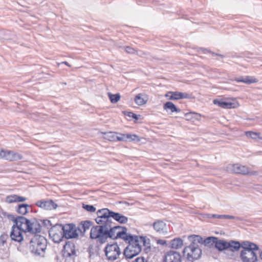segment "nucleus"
I'll use <instances>...</instances> for the list:
<instances>
[{
	"mask_svg": "<svg viewBox=\"0 0 262 262\" xmlns=\"http://www.w3.org/2000/svg\"><path fill=\"white\" fill-rule=\"evenodd\" d=\"M105 135L104 139L112 142L122 141L123 139L122 136L119 135V133L114 132H110L108 133H102Z\"/></svg>",
	"mask_w": 262,
	"mask_h": 262,
	"instance_id": "21",
	"label": "nucleus"
},
{
	"mask_svg": "<svg viewBox=\"0 0 262 262\" xmlns=\"http://www.w3.org/2000/svg\"><path fill=\"white\" fill-rule=\"evenodd\" d=\"M148 99V95L145 93H139L135 96L134 101L137 105L142 106L146 104Z\"/></svg>",
	"mask_w": 262,
	"mask_h": 262,
	"instance_id": "22",
	"label": "nucleus"
},
{
	"mask_svg": "<svg viewBox=\"0 0 262 262\" xmlns=\"http://www.w3.org/2000/svg\"><path fill=\"white\" fill-rule=\"evenodd\" d=\"M124 241L128 245L125 248L123 254L126 258L131 259L141 251L142 245L144 242L142 237L130 234Z\"/></svg>",
	"mask_w": 262,
	"mask_h": 262,
	"instance_id": "1",
	"label": "nucleus"
},
{
	"mask_svg": "<svg viewBox=\"0 0 262 262\" xmlns=\"http://www.w3.org/2000/svg\"><path fill=\"white\" fill-rule=\"evenodd\" d=\"M194 236H195V234L188 236L190 244L189 246L185 247L183 250L184 256H186V259L190 262L200 259L202 254V250L198 245L199 243L196 241V238H194Z\"/></svg>",
	"mask_w": 262,
	"mask_h": 262,
	"instance_id": "2",
	"label": "nucleus"
},
{
	"mask_svg": "<svg viewBox=\"0 0 262 262\" xmlns=\"http://www.w3.org/2000/svg\"><path fill=\"white\" fill-rule=\"evenodd\" d=\"M90 237L92 239H97L102 243L107 238V230L103 226H95L91 228Z\"/></svg>",
	"mask_w": 262,
	"mask_h": 262,
	"instance_id": "6",
	"label": "nucleus"
},
{
	"mask_svg": "<svg viewBox=\"0 0 262 262\" xmlns=\"http://www.w3.org/2000/svg\"><path fill=\"white\" fill-rule=\"evenodd\" d=\"M104 251L107 259L112 260L117 259L121 254L120 248L117 243L107 245Z\"/></svg>",
	"mask_w": 262,
	"mask_h": 262,
	"instance_id": "7",
	"label": "nucleus"
},
{
	"mask_svg": "<svg viewBox=\"0 0 262 262\" xmlns=\"http://www.w3.org/2000/svg\"><path fill=\"white\" fill-rule=\"evenodd\" d=\"M242 247V242L230 240L229 241L226 252H224L229 258H235V252L238 251Z\"/></svg>",
	"mask_w": 262,
	"mask_h": 262,
	"instance_id": "8",
	"label": "nucleus"
},
{
	"mask_svg": "<svg viewBox=\"0 0 262 262\" xmlns=\"http://www.w3.org/2000/svg\"><path fill=\"white\" fill-rule=\"evenodd\" d=\"M123 113L124 114V115H125V116H127L128 117L135 119L136 120L139 119L138 116L136 114H134L133 112H123Z\"/></svg>",
	"mask_w": 262,
	"mask_h": 262,
	"instance_id": "41",
	"label": "nucleus"
},
{
	"mask_svg": "<svg viewBox=\"0 0 262 262\" xmlns=\"http://www.w3.org/2000/svg\"><path fill=\"white\" fill-rule=\"evenodd\" d=\"M183 245V240L180 238H174L170 241L165 240V247L171 249H178Z\"/></svg>",
	"mask_w": 262,
	"mask_h": 262,
	"instance_id": "18",
	"label": "nucleus"
},
{
	"mask_svg": "<svg viewBox=\"0 0 262 262\" xmlns=\"http://www.w3.org/2000/svg\"><path fill=\"white\" fill-rule=\"evenodd\" d=\"M228 168L235 173L242 174L243 175H252L256 173V172H250L247 167L242 165L239 164L229 165L228 166Z\"/></svg>",
	"mask_w": 262,
	"mask_h": 262,
	"instance_id": "14",
	"label": "nucleus"
},
{
	"mask_svg": "<svg viewBox=\"0 0 262 262\" xmlns=\"http://www.w3.org/2000/svg\"><path fill=\"white\" fill-rule=\"evenodd\" d=\"M82 208L90 212H94L96 210V208L93 205H86L84 204H82Z\"/></svg>",
	"mask_w": 262,
	"mask_h": 262,
	"instance_id": "38",
	"label": "nucleus"
},
{
	"mask_svg": "<svg viewBox=\"0 0 262 262\" xmlns=\"http://www.w3.org/2000/svg\"><path fill=\"white\" fill-rule=\"evenodd\" d=\"M239 257L242 262H257L258 261V257L256 252L246 254L244 256L239 255Z\"/></svg>",
	"mask_w": 262,
	"mask_h": 262,
	"instance_id": "26",
	"label": "nucleus"
},
{
	"mask_svg": "<svg viewBox=\"0 0 262 262\" xmlns=\"http://www.w3.org/2000/svg\"><path fill=\"white\" fill-rule=\"evenodd\" d=\"M212 218L219 219H236L237 220H241V218L237 216H235L230 215H219L216 214H212L211 215Z\"/></svg>",
	"mask_w": 262,
	"mask_h": 262,
	"instance_id": "33",
	"label": "nucleus"
},
{
	"mask_svg": "<svg viewBox=\"0 0 262 262\" xmlns=\"http://www.w3.org/2000/svg\"><path fill=\"white\" fill-rule=\"evenodd\" d=\"M184 116L186 117V120H189L191 119V114L190 113H186L184 114Z\"/></svg>",
	"mask_w": 262,
	"mask_h": 262,
	"instance_id": "46",
	"label": "nucleus"
},
{
	"mask_svg": "<svg viewBox=\"0 0 262 262\" xmlns=\"http://www.w3.org/2000/svg\"><path fill=\"white\" fill-rule=\"evenodd\" d=\"M127 229L126 227L117 226L107 230V237L108 236L113 239H121L124 241L127 239L130 235L127 232Z\"/></svg>",
	"mask_w": 262,
	"mask_h": 262,
	"instance_id": "5",
	"label": "nucleus"
},
{
	"mask_svg": "<svg viewBox=\"0 0 262 262\" xmlns=\"http://www.w3.org/2000/svg\"><path fill=\"white\" fill-rule=\"evenodd\" d=\"M75 254V249L74 244L68 242L63 246V254L64 256L69 257Z\"/></svg>",
	"mask_w": 262,
	"mask_h": 262,
	"instance_id": "20",
	"label": "nucleus"
},
{
	"mask_svg": "<svg viewBox=\"0 0 262 262\" xmlns=\"http://www.w3.org/2000/svg\"><path fill=\"white\" fill-rule=\"evenodd\" d=\"M62 64H64L68 67H71L70 64L67 61H63L62 62Z\"/></svg>",
	"mask_w": 262,
	"mask_h": 262,
	"instance_id": "47",
	"label": "nucleus"
},
{
	"mask_svg": "<svg viewBox=\"0 0 262 262\" xmlns=\"http://www.w3.org/2000/svg\"><path fill=\"white\" fill-rule=\"evenodd\" d=\"M133 262H147V260L143 256H139L133 260Z\"/></svg>",
	"mask_w": 262,
	"mask_h": 262,
	"instance_id": "42",
	"label": "nucleus"
},
{
	"mask_svg": "<svg viewBox=\"0 0 262 262\" xmlns=\"http://www.w3.org/2000/svg\"><path fill=\"white\" fill-rule=\"evenodd\" d=\"M217 240L215 242V248L220 252H226L229 241L225 239H220L216 237Z\"/></svg>",
	"mask_w": 262,
	"mask_h": 262,
	"instance_id": "24",
	"label": "nucleus"
},
{
	"mask_svg": "<svg viewBox=\"0 0 262 262\" xmlns=\"http://www.w3.org/2000/svg\"><path fill=\"white\" fill-rule=\"evenodd\" d=\"M165 110H169L171 113H180L181 112V110L178 108L176 105L171 101L165 102Z\"/></svg>",
	"mask_w": 262,
	"mask_h": 262,
	"instance_id": "29",
	"label": "nucleus"
},
{
	"mask_svg": "<svg viewBox=\"0 0 262 262\" xmlns=\"http://www.w3.org/2000/svg\"><path fill=\"white\" fill-rule=\"evenodd\" d=\"M36 205L47 210L55 209L57 207V205L52 200L38 201L36 203Z\"/></svg>",
	"mask_w": 262,
	"mask_h": 262,
	"instance_id": "16",
	"label": "nucleus"
},
{
	"mask_svg": "<svg viewBox=\"0 0 262 262\" xmlns=\"http://www.w3.org/2000/svg\"><path fill=\"white\" fill-rule=\"evenodd\" d=\"M167 231H165V235L166 234Z\"/></svg>",
	"mask_w": 262,
	"mask_h": 262,
	"instance_id": "48",
	"label": "nucleus"
},
{
	"mask_svg": "<svg viewBox=\"0 0 262 262\" xmlns=\"http://www.w3.org/2000/svg\"><path fill=\"white\" fill-rule=\"evenodd\" d=\"M247 137L251 138L253 139H258L262 140V137L260 136L261 134L259 132H254L252 131H247L245 133Z\"/></svg>",
	"mask_w": 262,
	"mask_h": 262,
	"instance_id": "34",
	"label": "nucleus"
},
{
	"mask_svg": "<svg viewBox=\"0 0 262 262\" xmlns=\"http://www.w3.org/2000/svg\"><path fill=\"white\" fill-rule=\"evenodd\" d=\"M182 257L180 253L170 250L165 253V262H181Z\"/></svg>",
	"mask_w": 262,
	"mask_h": 262,
	"instance_id": "17",
	"label": "nucleus"
},
{
	"mask_svg": "<svg viewBox=\"0 0 262 262\" xmlns=\"http://www.w3.org/2000/svg\"><path fill=\"white\" fill-rule=\"evenodd\" d=\"M93 225V223L90 221H84L81 222L79 226V230L85 232L89 230Z\"/></svg>",
	"mask_w": 262,
	"mask_h": 262,
	"instance_id": "31",
	"label": "nucleus"
},
{
	"mask_svg": "<svg viewBox=\"0 0 262 262\" xmlns=\"http://www.w3.org/2000/svg\"><path fill=\"white\" fill-rule=\"evenodd\" d=\"M223 100H220V99H214L213 100V103L215 105H218L219 106L221 107L222 108V106H223Z\"/></svg>",
	"mask_w": 262,
	"mask_h": 262,
	"instance_id": "43",
	"label": "nucleus"
},
{
	"mask_svg": "<svg viewBox=\"0 0 262 262\" xmlns=\"http://www.w3.org/2000/svg\"><path fill=\"white\" fill-rule=\"evenodd\" d=\"M30 208V206L28 204H19L16 207V211L18 214L25 215L28 212Z\"/></svg>",
	"mask_w": 262,
	"mask_h": 262,
	"instance_id": "28",
	"label": "nucleus"
},
{
	"mask_svg": "<svg viewBox=\"0 0 262 262\" xmlns=\"http://www.w3.org/2000/svg\"><path fill=\"white\" fill-rule=\"evenodd\" d=\"M112 217L121 224H125L128 221V218L119 213L113 212L112 213Z\"/></svg>",
	"mask_w": 262,
	"mask_h": 262,
	"instance_id": "27",
	"label": "nucleus"
},
{
	"mask_svg": "<svg viewBox=\"0 0 262 262\" xmlns=\"http://www.w3.org/2000/svg\"><path fill=\"white\" fill-rule=\"evenodd\" d=\"M46 239L39 235H35L30 242V248L32 253L36 255H43L46 249Z\"/></svg>",
	"mask_w": 262,
	"mask_h": 262,
	"instance_id": "3",
	"label": "nucleus"
},
{
	"mask_svg": "<svg viewBox=\"0 0 262 262\" xmlns=\"http://www.w3.org/2000/svg\"><path fill=\"white\" fill-rule=\"evenodd\" d=\"M63 235V228L60 226H54L49 231V236L55 243H60Z\"/></svg>",
	"mask_w": 262,
	"mask_h": 262,
	"instance_id": "12",
	"label": "nucleus"
},
{
	"mask_svg": "<svg viewBox=\"0 0 262 262\" xmlns=\"http://www.w3.org/2000/svg\"><path fill=\"white\" fill-rule=\"evenodd\" d=\"M241 249L240 255L242 256H244L246 254L256 252L259 250V246L257 244L248 241L242 242Z\"/></svg>",
	"mask_w": 262,
	"mask_h": 262,
	"instance_id": "9",
	"label": "nucleus"
},
{
	"mask_svg": "<svg viewBox=\"0 0 262 262\" xmlns=\"http://www.w3.org/2000/svg\"><path fill=\"white\" fill-rule=\"evenodd\" d=\"M153 226L157 232H161L164 229V223L162 221H157L154 223Z\"/></svg>",
	"mask_w": 262,
	"mask_h": 262,
	"instance_id": "35",
	"label": "nucleus"
},
{
	"mask_svg": "<svg viewBox=\"0 0 262 262\" xmlns=\"http://www.w3.org/2000/svg\"><path fill=\"white\" fill-rule=\"evenodd\" d=\"M9 219L14 222L15 226L24 232H35L36 231L34 229V224L27 219L23 216L15 217L13 215H10Z\"/></svg>",
	"mask_w": 262,
	"mask_h": 262,
	"instance_id": "4",
	"label": "nucleus"
},
{
	"mask_svg": "<svg viewBox=\"0 0 262 262\" xmlns=\"http://www.w3.org/2000/svg\"><path fill=\"white\" fill-rule=\"evenodd\" d=\"M107 208H103L99 210L97 212V217L95 220L97 224H101L105 223L109 217H112V213Z\"/></svg>",
	"mask_w": 262,
	"mask_h": 262,
	"instance_id": "13",
	"label": "nucleus"
},
{
	"mask_svg": "<svg viewBox=\"0 0 262 262\" xmlns=\"http://www.w3.org/2000/svg\"><path fill=\"white\" fill-rule=\"evenodd\" d=\"M119 135L122 136L123 141H126L129 140L130 141H140V138L135 134H119Z\"/></svg>",
	"mask_w": 262,
	"mask_h": 262,
	"instance_id": "30",
	"label": "nucleus"
},
{
	"mask_svg": "<svg viewBox=\"0 0 262 262\" xmlns=\"http://www.w3.org/2000/svg\"><path fill=\"white\" fill-rule=\"evenodd\" d=\"M200 50H202L203 52L204 53H210L213 56H218L221 57V58H224V55H223L222 54H220L215 53L211 51V50H208V49H206V48H200Z\"/></svg>",
	"mask_w": 262,
	"mask_h": 262,
	"instance_id": "39",
	"label": "nucleus"
},
{
	"mask_svg": "<svg viewBox=\"0 0 262 262\" xmlns=\"http://www.w3.org/2000/svg\"><path fill=\"white\" fill-rule=\"evenodd\" d=\"M239 105L238 102L236 100L233 101H224L223 102L222 108H236Z\"/></svg>",
	"mask_w": 262,
	"mask_h": 262,
	"instance_id": "32",
	"label": "nucleus"
},
{
	"mask_svg": "<svg viewBox=\"0 0 262 262\" xmlns=\"http://www.w3.org/2000/svg\"><path fill=\"white\" fill-rule=\"evenodd\" d=\"M194 238H196V241L199 244H203L205 246L209 248L215 247V242L217 240L216 237L215 236H208L204 239L203 238L199 235H195V236H194Z\"/></svg>",
	"mask_w": 262,
	"mask_h": 262,
	"instance_id": "15",
	"label": "nucleus"
},
{
	"mask_svg": "<svg viewBox=\"0 0 262 262\" xmlns=\"http://www.w3.org/2000/svg\"><path fill=\"white\" fill-rule=\"evenodd\" d=\"M23 231L13 225L10 233V237L12 240L20 242L23 240Z\"/></svg>",
	"mask_w": 262,
	"mask_h": 262,
	"instance_id": "19",
	"label": "nucleus"
},
{
	"mask_svg": "<svg viewBox=\"0 0 262 262\" xmlns=\"http://www.w3.org/2000/svg\"><path fill=\"white\" fill-rule=\"evenodd\" d=\"M235 80L238 82H242L245 83V77L241 76L239 77L236 78Z\"/></svg>",
	"mask_w": 262,
	"mask_h": 262,
	"instance_id": "44",
	"label": "nucleus"
},
{
	"mask_svg": "<svg viewBox=\"0 0 262 262\" xmlns=\"http://www.w3.org/2000/svg\"><path fill=\"white\" fill-rule=\"evenodd\" d=\"M63 228V234L68 238H73L77 235L76 230L73 225H67Z\"/></svg>",
	"mask_w": 262,
	"mask_h": 262,
	"instance_id": "25",
	"label": "nucleus"
},
{
	"mask_svg": "<svg viewBox=\"0 0 262 262\" xmlns=\"http://www.w3.org/2000/svg\"><path fill=\"white\" fill-rule=\"evenodd\" d=\"M0 157L1 159H5L9 161L21 160L23 158V156L20 154L3 148L0 149Z\"/></svg>",
	"mask_w": 262,
	"mask_h": 262,
	"instance_id": "11",
	"label": "nucleus"
},
{
	"mask_svg": "<svg viewBox=\"0 0 262 262\" xmlns=\"http://www.w3.org/2000/svg\"><path fill=\"white\" fill-rule=\"evenodd\" d=\"M212 214L210 213H206L203 215V217L204 218H208V219H211L212 218Z\"/></svg>",
	"mask_w": 262,
	"mask_h": 262,
	"instance_id": "45",
	"label": "nucleus"
},
{
	"mask_svg": "<svg viewBox=\"0 0 262 262\" xmlns=\"http://www.w3.org/2000/svg\"><path fill=\"white\" fill-rule=\"evenodd\" d=\"M165 97L169 100H177L181 99H192L194 98V97L191 94L178 91H169L165 94Z\"/></svg>",
	"mask_w": 262,
	"mask_h": 262,
	"instance_id": "10",
	"label": "nucleus"
},
{
	"mask_svg": "<svg viewBox=\"0 0 262 262\" xmlns=\"http://www.w3.org/2000/svg\"><path fill=\"white\" fill-rule=\"evenodd\" d=\"M26 197L20 196L17 194H11L7 196L5 198V201L8 204L13 203L23 202L26 201Z\"/></svg>",
	"mask_w": 262,
	"mask_h": 262,
	"instance_id": "23",
	"label": "nucleus"
},
{
	"mask_svg": "<svg viewBox=\"0 0 262 262\" xmlns=\"http://www.w3.org/2000/svg\"><path fill=\"white\" fill-rule=\"evenodd\" d=\"M257 79L252 76H245V83L250 84L251 83H256L258 82Z\"/></svg>",
	"mask_w": 262,
	"mask_h": 262,
	"instance_id": "37",
	"label": "nucleus"
},
{
	"mask_svg": "<svg viewBox=\"0 0 262 262\" xmlns=\"http://www.w3.org/2000/svg\"><path fill=\"white\" fill-rule=\"evenodd\" d=\"M109 98L112 103H115L118 102L120 99V95L119 94H108Z\"/></svg>",
	"mask_w": 262,
	"mask_h": 262,
	"instance_id": "36",
	"label": "nucleus"
},
{
	"mask_svg": "<svg viewBox=\"0 0 262 262\" xmlns=\"http://www.w3.org/2000/svg\"><path fill=\"white\" fill-rule=\"evenodd\" d=\"M125 52L128 54H134L137 53V51L133 48L129 46H126L124 47Z\"/></svg>",
	"mask_w": 262,
	"mask_h": 262,
	"instance_id": "40",
	"label": "nucleus"
}]
</instances>
